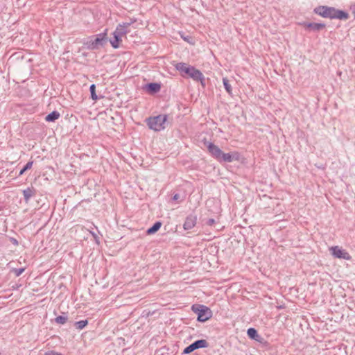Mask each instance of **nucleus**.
I'll use <instances>...</instances> for the list:
<instances>
[{
	"label": "nucleus",
	"mask_w": 355,
	"mask_h": 355,
	"mask_svg": "<svg viewBox=\"0 0 355 355\" xmlns=\"http://www.w3.org/2000/svg\"><path fill=\"white\" fill-rule=\"evenodd\" d=\"M60 116V114L57 111H53L49 114L46 117L45 120L49 122H53Z\"/></svg>",
	"instance_id": "obj_15"
},
{
	"label": "nucleus",
	"mask_w": 355,
	"mask_h": 355,
	"mask_svg": "<svg viewBox=\"0 0 355 355\" xmlns=\"http://www.w3.org/2000/svg\"><path fill=\"white\" fill-rule=\"evenodd\" d=\"M123 57H124V58H128V54L125 53V54L123 55Z\"/></svg>",
	"instance_id": "obj_31"
},
{
	"label": "nucleus",
	"mask_w": 355,
	"mask_h": 355,
	"mask_svg": "<svg viewBox=\"0 0 355 355\" xmlns=\"http://www.w3.org/2000/svg\"><path fill=\"white\" fill-rule=\"evenodd\" d=\"M192 311L198 315L199 322H206L212 317V311L205 305L194 304L191 307Z\"/></svg>",
	"instance_id": "obj_5"
},
{
	"label": "nucleus",
	"mask_w": 355,
	"mask_h": 355,
	"mask_svg": "<svg viewBox=\"0 0 355 355\" xmlns=\"http://www.w3.org/2000/svg\"><path fill=\"white\" fill-rule=\"evenodd\" d=\"M87 320H80L75 323V326L78 329H83L87 324Z\"/></svg>",
	"instance_id": "obj_20"
},
{
	"label": "nucleus",
	"mask_w": 355,
	"mask_h": 355,
	"mask_svg": "<svg viewBox=\"0 0 355 355\" xmlns=\"http://www.w3.org/2000/svg\"><path fill=\"white\" fill-rule=\"evenodd\" d=\"M330 251L332 254L336 257L340 259H344L346 260H349L350 259V256L348 252L342 250L338 246H334L330 248Z\"/></svg>",
	"instance_id": "obj_8"
},
{
	"label": "nucleus",
	"mask_w": 355,
	"mask_h": 355,
	"mask_svg": "<svg viewBox=\"0 0 355 355\" xmlns=\"http://www.w3.org/2000/svg\"><path fill=\"white\" fill-rule=\"evenodd\" d=\"M35 194V191L33 189L27 188L23 191V195L25 201L27 202L30 198L33 196Z\"/></svg>",
	"instance_id": "obj_16"
},
{
	"label": "nucleus",
	"mask_w": 355,
	"mask_h": 355,
	"mask_svg": "<svg viewBox=\"0 0 355 355\" xmlns=\"http://www.w3.org/2000/svg\"><path fill=\"white\" fill-rule=\"evenodd\" d=\"M33 162L30 161L27 162V164L24 166V167L19 171V175H23L27 170H29L33 166Z\"/></svg>",
	"instance_id": "obj_19"
},
{
	"label": "nucleus",
	"mask_w": 355,
	"mask_h": 355,
	"mask_svg": "<svg viewBox=\"0 0 355 355\" xmlns=\"http://www.w3.org/2000/svg\"><path fill=\"white\" fill-rule=\"evenodd\" d=\"M278 69H279V71H277V70H276V69H275V72H276L277 73H278V74H279V73H280L282 72V68H278Z\"/></svg>",
	"instance_id": "obj_29"
},
{
	"label": "nucleus",
	"mask_w": 355,
	"mask_h": 355,
	"mask_svg": "<svg viewBox=\"0 0 355 355\" xmlns=\"http://www.w3.org/2000/svg\"><path fill=\"white\" fill-rule=\"evenodd\" d=\"M136 20L131 19L130 22H125L123 24H119L115 31L117 34H119L121 37H125L126 34L130 32V26L132 24L135 22Z\"/></svg>",
	"instance_id": "obj_7"
},
{
	"label": "nucleus",
	"mask_w": 355,
	"mask_h": 355,
	"mask_svg": "<svg viewBox=\"0 0 355 355\" xmlns=\"http://www.w3.org/2000/svg\"><path fill=\"white\" fill-rule=\"evenodd\" d=\"M106 29L103 33L87 37L83 42L87 49H98L103 46L107 42Z\"/></svg>",
	"instance_id": "obj_2"
},
{
	"label": "nucleus",
	"mask_w": 355,
	"mask_h": 355,
	"mask_svg": "<svg viewBox=\"0 0 355 355\" xmlns=\"http://www.w3.org/2000/svg\"><path fill=\"white\" fill-rule=\"evenodd\" d=\"M167 116L160 114L154 117H150L147 119V124L150 129L155 131H160L165 128V123Z\"/></svg>",
	"instance_id": "obj_4"
},
{
	"label": "nucleus",
	"mask_w": 355,
	"mask_h": 355,
	"mask_svg": "<svg viewBox=\"0 0 355 355\" xmlns=\"http://www.w3.org/2000/svg\"><path fill=\"white\" fill-rule=\"evenodd\" d=\"M189 37H183V39H184L185 41H187V42H190V41H189Z\"/></svg>",
	"instance_id": "obj_30"
},
{
	"label": "nucleus",
	"mask_w": 355,
	"mask_h": 355,
	"mask_svg": "<svg viewBox=\"0 0 355 355\" xmlns=\"http://www.w3.org/2000/svg\"><path fill=\"white\" fill-rule=\"evenodd\" d=\"M122 37L119 34L116 33L114 31L113 33V37L110 40V42L112 47L114 49L119 48L121 42H122Z\"/></svg>",
	"instance_id": "obj_11"
},
{
	"label": "nucleus",
	"mask_w": 355,
	"mask_h": 355,
	"mask_svg": "<svg viewBox=\"0 0 355 355\" xmlns=\"http://www.w3.org/2000/svg\"><path fill=\"white\" fill-rule=\"evenodd\" d=\"M305 26L306 28L313 31H320L325 27V24L322 23H308Z\"/></svg>",
	"instance_id": "obj_14"
},
{
	"label": "nucleus",
	"mask_w": 355,
	"mask_h": 355,
	"mask_svg": "<svg viewBox=\"0 0 355 355\" xmlns=\"http://www.w3.org/2000/svg\"><path fill=\"white\" fill-rule=\"evenodd\" d=\"M248 335L250 338L254 339L257 336H258L257 331L254 328H250L248 329Z\"/></svg>",
	"instance_id": "obj_21"
},
{
	"label": "nucleus",
	"mask_w": 355,
	"mask_h": 355,
	"mask_svg": "<svg viewBox=\"0 0 355 355\" xmlns=\"http://www.w3.org/2000/svg\"><path fill=\"white\" fill-rule=\"evenodd\" d=\"M197 217L194 215H189L186 218L183 227L186 230L192 229L196 224Z\"/></svg>",
	"instance_id": "obj_10"
},
{
	"label": "nucleus",
	"mask_w": 355,
	"mask_h": 355,
	"mask_svg": "<svg viewBox=\"0 0 355 355\" xmlns=\"http://www.w3.org/2000/svg\"><path fill=\"white\" fill-rule=\"evenodd\" d=\"M175 67H187V66H186V64L180 62V63L177 64Z\"/></svg>",
	"instance_id": "obj_28"
},
{
	"label": "nucleus",
	"mask_w": 355,
	"mask_h": 355,
	"mask_svg": "<svg viewBox=\"0 0 355 355\" xmlns=\"http://www.w3.org/2000/svg\"><path fill=\"white\" fill-rule=\"evenodd\" d=\"M55 320L58 324H64L67 321V317L64 315H59L55 318Z\"/></svg>",
	"instance_id": "obj_23"
},
{
	"label": "nucleus",
	"mask_w": 355,
	"mask_h": 355,
	"mask_svg": "<svg viewBox=\"0 0 355 355\" xmlns=\"http://www.w3.org/2000/svg\"><path fill=\"white\" fill-rule=\"evenodd\" d=\"M314 12L325 18L347 19L349 17L347 12L337 10L334 7L320 6L315 8Z\"/></svg>",
	"instance_id": "obj_1"
},
{
	"label": "nucleus",
	"mask_w": 355,
	"mask_h": 355,
	"mask_svg": "<svg viewBox=\"0 0 355 355\" xmlns=\"http://www.w3.org/2000/svg\"><path fill=\"white\" fill-rule=\"evenodd\" d=\"M24 268H21V269H19L17 271V275L19 276L23 272H24Z\"/></svg>",
	"instance_id": "obj_26"
},
{
	"label": "nucleus",
	"mask_w": 355,
	"mask_h": 355,
	"mask_svg": "<svg viewBox=\"0 0 355 355\" xmlns=\"http://www.w3.org/2000/svg\"><path fill=\"white\" fill-rule=\"evenodd\" d=\"M209 346V344L206 340L201 339L195 341L194 343L189 345L188 347H187L184 351L183 354H188L191 353L196 349H200V348H206Z\"/></svg>",
	"instance_id": "obj_6"
},
{
	"label": "nucleus",
	"mask_w": 355,
	"mask_h": 355,
	"mask_svg": "<svg viewBox=\"0 0 355 355\" xmlns=\"http://www.w3.org/2000/svg\"><path fill=\"white\" fill-rule=\"evenodd\" d=\"M207 149L209 150V153L216 159H220L221 155H222V150L216 145H214L212 143H209L207 145Z\"/></svg>",
	"instance_id": "obj_9"
},
{
	"label": "nucleus",
	"mask_w": 355,
	"mask_h": 355,
	"mask_svg": "<svg viewBox=\"0 0 355 355\" xmlns=\"http://www.w3.org/2000/svg\"><path fill=\"white\" fill-rule=\"evenodd\" d=\"M223 85H224L225 90L228 92V94H230L232 93V87H231L230 84L229 83L228 80L226 78H224L223 79Z\"/></svg>",
	"instance_id": "obj_22"
},
{
	"label": "nucleus",
	"mask_w": 355,
	"mask_h": 355,
	"mask_svg": "<svg viewBox=\"0 0 355 355\" xmlns=\"http://www.w3.org/2000/svg\"><path fill=\"white\" fill-rule=\"evenodd\" d=\"M237 159V153H224L222 152L219 162H232L233 160Z\"/></svg>",
	"instance_id": "obj_12"
},
{
	"label": "nucleus",
	"mask_w": 355,
	"mask_h": 355,
	"mask_svg": "<svg viewBox=\"0 0 355 355\" xmlns=\"http://www.w3.org/2000/svg\"><path fill=\"white\" fill-rule=\"evenodd\" d=\"M214 223L215 220L214 218H209L207 222V224L210 226L213 225Z\"/></svg>",
	"instance_id": "obj_24"
},
{
	"label": "nucleus",
	"mask_w": 355,
	"mask_h": 355,
	"mask_svg": "<svg viewBox=\"0 0 355 355\" xmlns=\"http://www.w3.org/2000/svg\"><path fill=\"white\" fill-rule=\"evenodd\" d=\"M161 226H162V223L157 221L155 223H154V225L148 229L146 232L148 234H153L155 233L156 232H157L159 230V228L161 227Z\"/></svg>",
	"instance_id": "obj_17"
},
{
	"label": "nucleus",
	"mask_w": 355,
	"mask_h": 355,
	"mask_svg": "<svg viewBox=\"0 0 355 355\" xmlns=\"http://www.w3.org/2000/svg\"><path fill=\"white\" fill-rule=\"evenodd\" d=\"M89 90H90V94H91V98L96 101L100 98L102 97V96L99 95L98 96L96 93V86L94 84H92V85H90V87H89Z\"/></svg>",
	"instance_id": "obj_18"
},
{
	"label": "nucleus",
	"mask_w": 355,
	"mask_h": 355,
	"mask_svg": "<svg viewBox=\"0 0 355 355\" xmlns=\"http://www.w3.org/2000/svg\"><path fill=\"white\" fill-rule=\"evenodd\" d=\"M47 355H62L59 352H55L54 351H49L46 353Z\"/></svg>",
	"instance_id": "obj_25"
},
{
	"label": "nucleus",
	"mask_w": 355,
	"mask_h": 355,
	"mask_svg": "<svg viewBox=\"0 0 355 355\" xmlns=\"http://www.w3.org/2000/svg\"><path fill=\"white\" fill-rule=\"evenodd\" d=\"M146 90L150 94H155L160 90L161 86L158 83H148L146 85Z\"/></svg>",
	"instance_id": "obj_13"
},
{
	"label": "nucleus",
	"mask_w": 355,
	"mask_h": 355,
	"mask_svg": "<svg viewBox=\"0 0 355 355\" xmlns=\"http://www.w3.org/2000/svg\"><path fill=\"white\" fill-rule=\"evenodd\" d=\"M179 198H180V195H179V194H178V193L175 194V195L173 196V200H178Z\"/></svg>",
	"instance_id": "obj_27"
},
{
	"label": "nucleus",
	"mask_w": 355,
	"mask_h": 355,
	"mask_svg": "<svg viewBox=\"0 0 355 355\" xmlns=\"http://www.w3.org/2000/svg\"><path fill=\"white\" fill-rule=\"evenodd\" d=\"M173 69L179 70L181 75L184 78H191L194 80L200 81L202 85H205V77L201 71L196 68H173Z\"/></svg>",
	"instance_id": "obj_3"
}]
</instances>
